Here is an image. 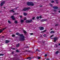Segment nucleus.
<instances>
[{
	"mask_svg": "<svg viewBox=\"0 0 60 60\" xmlns=\"http://www.w3.org/2000/svg\"><path fill=\"white\" fill-rule=\"evenodd\" d=\"M27 14L26 13H24V16H26V15H27Z\"/></svg>",
	"mask_w": 60,
	"mask_h": 60,
	"instance_id": "nucleus-12",
	"label": "nucleus"
},
{
	"mask_svg": "<svg viewBox=\"0 0 60 60\" xmlns=\"http://www.w3.org/2000/svg\"><path fill=\"white\" fill-rule=\"evenodd\" d=\"M54 11H56V10H55Z\"/></svg>",
	"mask_w": 60,
	"mask_h": 60,
	"instance_id": "nucleus-44",
	"label": "nucleus"
},
{
	"mask_svg": "<svg viewBox=\"0 0 60 60\" xmlns=\"http://www.w3.org/2000/svg\"><path fill=\"white\" fill-rule=\"evenodd\" d=\"M58 25L57 24H56L55 25V26H57Z\"/></svg>",
	"mask_w": 60,
	"mask_h": 60,
	"instance_id": "nucleus-40",
	"label": "nucleus"
},
{
	"mask_svg": "<svg viewBox=\"0 0 60 60\" xmlns=\"http://www.w3.org/2000/svg\"><path fill=\"white\" fill-rule=\"evenodd\" d=\"M55 31H52L50 32V33L51 34H52V33H55Z\"/></svg>",
	"mask_w": 60,
	"mask_h": 60,
	"instance_id": "nucleus-13",
	"label": "nucleus"
},
{
	"mask_svg": "<svg viewBox=\"0 0 60 60\" xmlns=\"http://www.w3.org/2000/svg\"><path fill=\"white\" fill-rule=\"evenodd\" d=\"M37 19H39V17H37Z\"/></svg>",
	"mask_w": 60,
	"mask_h": 60,
	"instance_id": "nucleus-35",
	"label": "nucleus"
},
{
	"mask_svg": "<svg viewBox=\"0 0 60 60\" xmlns=\"http://www.w3.org/2000/svg\"><path fill=\"white\" fill-rule=\"evenodd\" d=\"M26 17H25L24 18V20H26Z\"/></svg>",
	"mask_w": 60,
	"mask_h": 60,
	"instance_id": "nucleus-18",
	"label": "nucleus"
},
{
	"mask_svg": "<svg viewBox=\"0 0 60 60\" xmlns=\"http://www.w3.org/2000/svg\"><path fill=\"white\" fill-rule=\"evenodd\" d=\"M16 51L17 52H19V50H16Z\"/></svg>",
	"mask_w": 60,
	"mask_h": 60,
	"instance_id": "nucleus-28",
	"label": "nucleus"
},
{
	"mask_svg": "<svg viewBox=\"0 0 60 60\" xmlns=\"http://www.w3.org/2000/svg\"><path fill=\"white\" fill-rule=\"evenodd\" d=\"M54 42H56V41L57 40H58V37H56L54 38Z\"/></svg>",
	"mask_w": 60,
	"mask_h": 60,
	"instance_id": "nucleus-5",
	"label": "nucleus"
},
{
	"mask_svg": "<svg viewBox=\"0 0 60 60\" xmlns=\"http://www.w3.org/2000/svg\"><path fill=\"white\" fill-rule=\"evenodd\" d=\"M13 49H14V48H13Z\"/></svg>",
	"mask_w": 60,
	"mask_h": 60,
	"instance_id": "nucleus-48",
	"label": "nucleus"
},
{
	"mask_svg": "<svg viewBox=\"0 0 60 60\" xmlns=\"http://www.w3.org/2000/svg\"><path fill=\"white\" fill-rule=\"evenodd\" d=\"M55 1H57V0H55Z\"/></svg>",
	"mask_w": 60,
	"mask_h": 60,
	"instance_id": "nucleus-51",
	"label": "nucleus"
},
{
	"mask_svg": "<svg viewBox=\"0 0 60 60\" xmlns=\"http://www.w3.org/2000/svg\"><path fill=\"white\" fill-rule=\"evenodd\" d=\"M11 18L12 19H13V20H15V18L14 17V16H12L11 17Z\"/></svg>",
	"mask_w": 60,
	"mask_h": 60,
	"instance_id": "nucleus-9",
	"label": "nucleus"
},
{
	"mask_svg": "<svg viewBox=\"0 0 60 60\" xmlns=\"http://www.w3.org/2000/svg\"><path fill=\"white\" fill-rule=\"evenodd\" d=\"M16 14V13L14 14V15H16V14Z\"/></svg>",
	"mask_w": 60,
	"mask_h": 60,
	"instance_id": "nucleus-42",
	"label": "nucleus"
},
{
	"mask_svg": "<svg viewBox=\"0 0 60 60\" xmlns=\"http://www.w3.org/2000/svg\"><path fill=\"white\" fill-rule=\"evenodd\" d=\"M33 20L32 19H31L30 20H27L26 21V23H30Z\"/></svg>",
	"mask_w": 60,
	"mask_h": 60,
	"instance_id": "nucleus-3",
	"label": "nucleus"
},
{
	"mask_svg": "<svg viewBox=\"0 0 60 60\" xmlns=\"http://www.w3.org/2000/svg\"><path fill=\"white\" fill-rule=\"evenodd\" d=\"M58 53H59V51H57L56 52V54H58Z\"/></svg>",
	"mask_w": 60,
	"mask_h": 60,
	"instance_id": "nucleus-25",
	"label": "nucleus"
},
{
	"mask_svg": "<svg viewBox=\"0 0 60 60\" xmlns=\"http://www.w3.org/2000/svg\"><path fill=\"white\" fill-rule=\"evenodd\" d=\"M45 57H46V56H47V54H45L44 56Z\"/></svg>",
	"mask_w": 60,
	"mask_h": 60,
	"instance_id": "nucleus-27",
	"label": "nucleus"
},
{
	"mask_svg": "<svg viewBox=\"0 0 60 60\" xmlns=\"http://www.w3.org/2000/svg\"><path fill=\"white\" fill-rule=\"evenodd\" d=\"M59 12H60V11H59Z\"/></svg>",
	"mask_w": 60,
	"mask_h": 60,
	"instance_id": "nucleus-49",
	"label": "nucleus"
},
{
	"mask_svg": "<svg viewBox=\"0 0 60 60\" xmlns=\"http://www.w3.org/2000/svg\"><path fill=\"white\" fill-rule=\"evenodd\" d=\"M24 20H21V22L22 23H23V22H24Z\"/></svg>",
	"mask_w": 60,
	"mask_h": 60,
	"instance_id": "nucleus-15",
	"label": "nucleus"
},
{
	"mask_svg": "<svg viewBox=\"0 0 60 60\" xmlns=\"http://www.w3.org/2000/svg\"><path fill=\"white\" fill-rule=\"evenodd\" d=\"M47 60H49V59H47Z\"/></svg>",
	"mask_w": 60,
	"mask_h": 60,
	"instance_id": "nucleus-43",
	"label": "nucleus"
},
{
	"mask_svg": "<svg viewBox=\"0 0 60 60\" xmlns=\"http://www.w3.org/2000/svg\"><path fill=\"white\" fill-rule=\"evenodd\" d=\"M30 35H33V33H30Z\"/></svg>",
	"mask_w": 60,
	"mask_h": 60,
	"instance_id": "nucleus-37",
	"label": "nucleus"
},
{
	"mask_svg": "<svg viewBox=\"0 0 60 60\" xmlns=\"http://www.w3.org/2000/svg\"><path fill=\"white\" fill-rule=\"evenodd\" d=\"M53 36H54V35H51V36L50 38H51V37H53Z\"/></svg>",
	"mask_w": 60,
	"mask_h": 60,
	"instance_id": "nucleus-31",
	"label": "nucleus"
},
{
	"mask_svg": "<svg viewBox=\"0 0 60 60\" xmlns=\"http://www.w3.org/2000/svg\"><path fill=\"white\" fill-rule=\"evenodd\" d=\"M27 4L28 5H31V6H34V5L33 2H28Z\"/></svg>",
	"mask_w": 60,
	"mask_h": 60,
	"instance_id": "nucleus-2",
	"label": "nucleus"
},
{
	"mask_svg": "<svg viewBox=\"0 0 60 60\" xmlns=\"http://www.w3.org/2000/svg\"><path fill=\"white\" fill-rule=\"evenodd\" d=\"M7 28L5 27L4 28V29H2V30H0V33H1V32H2V31H3V30H4V29H5L6 28Z\"/></svg>",
	"mask_w": 60,
	"mask_h": 60,
	"instance_id": "nucleus-7",
	"label": "nucleus"
},
{
	"mask_svg": "<svg viewBox=\"0 0 60 60\" xmlns=\"http://www.w3.org/2000/svg\"><path fill=\"white\" fill-rule=\"evenodd\" d=\"M23 32H24V34H25L26 33V32L25 30H23Z\"/></svg>",
	"mask_w": 60,
	"mask_h": 60,
	"instance_id": "nucleus-21",
	"label": "nucleus"
},
{
	"mask_svg": "<svg viewBox=\"0 0 60 60\" xmlns=\"http://www.w3.org/2000/svg\"><path fill=\"white\" fill-rule=\"evenodd\" d=\"M27 48H28V47H26Z\"/></svg>",
	"mask_w": 60,
	"mask_h": 60,
	"instance_id": "nucleus-53",
	"label": "nucleus"
},
{
	"mask_svg": "<svg viewBox=\"0 0 60 60\" xmlns=\"http://www.w3.org/2000/svg\"><path fill=\"white\" fill-rule=\"evenodd\" d=\"M4 9H5V7H4Z\"/></svg>",
	"mask_w": 60,
	"mask_h": 60,
	"instance_id": "nucleus-46",
	"label": "nucleus"
},
{
	"mask_svg": "<svg viewBox=\"0 0 60 60\" xmlns=\"http://www.w3.org/2000/svg\"><path fill=\"white\" fill-rule=\"evenodd\" d=\"M5 3V1H3L2 2H1V4H0V6H2Z\"/></svg>",
	"mask_w": 60,
	"mask_h": 60,
	"instance_id": "nucleus-6",
	"label": "nucleus"
},
{
	"mask_svg": "<svg viewBox=\"0 0 60 60\" xmlns=\"http://www.w3.org/2000/svg\"><path fill=\"white\" fill-rule=\"evenodd\" d=\"M53 8L55 9H58V7H53Z\"/></svg>",
	"mask_w": 60,
	"mask_h": 60,
	"instance_id": "nucleus-10",
	"label": "nucleus"
},
{
	"mask_svg": "<svg viewBox=\"0 0 60 60\" xmlns=\"http://www.w3.org/2000/svg\"><path fill=\"white\" fill-rule=\"evenodd\" d=\"M20 18H22V17L21 16H20Z\"/></svg>",
	"mask_w": 60,
	"mask_h": 60,
	"instance_id": "nucleus-39",
	"label": "nucleus"
},
{
	"mask_svg": "<svg viewBox=\"0 0 60 60\" xmlns=\"http://www.w3.org/2000/svg\"><path fill=\"white\" fill-rule=\"evenodd\" d=\"M29 8H24L22 10V11H27L28 10H29Z\"/></svg>",
	"mask_w": 60,
	"mask_h": 60,
	"instance_id": "nucleus-4",
	"label": "nucleus"
},
{
	"mask_svg": "<svg viewBox=\"0 0 60 60\" xmlns=\"http://www.w3.org/2000/svg\"><path fill=\"white\" fill-rule=\"evenodd\" d=\"M9 42V41L8 40H7L6 41V43H8Z\"/></svg>",
	"mask_w": 60,
	"mask_h": 60,
	"instance_id": "nucleus-14",
	"label": "nucleus"
},
{
	"mask_svg": "<svg viewBox=\"0 0 60 60\" xmlns=\"http://www.w3.org/2000/svg\"><path fill=\"white\" fill-rule=\"evenodd\" d=\"M58 45H59V46H60V43Z\"/></svg>",
	"mask_w": 60,
	"mask_h": 60,
	"instance_id": "nucleus-41",
	"label": "nucleus"
},
{
	"mask_svg": "<svg viewBox=\"0 0 60 60\" xmlns=\"http://www.w3.org/2000/svg\"><path fill=\"white\" fill-rule=\"evenodd\" d=\"M39 28L40 30H43L44 29V27H40Z\"/></svg>",
	"mask_w": 60,
	"mask_h": 60,
	"instance_id": "nucleus-8",
	"label": "nucleus"
},
{
	"mask_svg": "<svg viewBox=\"0 0 60 60\" xmlns=\"http://www.w3.org/2000/svg\"><path fill=\"white\" fill-rule=\"evenodd\" d=\"M27 59H29V60H31L32 59V58H31V57H29Z\"/></svg>",
	"mask_w": 60,
	"mask_h": 60,
	"instance_id": "nucleus-17",
	"label": "nucleus"
},
{
	"mask_svg": "<svg viewBox=\"0 0 60 60\" xmlns=\"http://www.w3.org/2000/svg\"><path fill=\"white\" fill-rule=\"evenodd\" d=\"M34 17H33L32 18V19H33V20H34Z\"/></svg>",
	"mask_w": 60,
	"mask_h": 60,
	"instance_id": "nucleus-38",
	"label": "nucleus"
},
{
	"mask_svg": "<svg viewBox=\"0 0 60 60\" xmlns=\"http://www.w3.org/2000/svg\"><path fill=\"white\" fill-rule=\"evenodd\" d=\"M11 11L13 12H14V11H13V10H12Z\"/></svg>",
	"mask_w": 60,
	"mask_h": 60,
	"instance_id": "nucleus-26",
	"label": "nucleus"
},
{
	"mask_svg": "<svg viewBox=\"0 0 60 60\" xmlns=\"http://www.w3.org/2000/svg\"><path fill=\"white\" fill-rule=\"evenodd\" d=\"M55 47H57V45H55Z\"/></svg>",
	"mask_w": 60,
	"mask_h": 60,
	"instance_id": "nucleus-34",
	"label": "nucleus"
},
{
	"mask_svg": "<svg viewBox=\"0 0 60 60\" xmlns=\"http://www.w3.org/2000/svg\"><path fill=\"white\" fill-rule=\"evenodd\" d=\"M16 35H19L21 37L20 38V40L21 41H24L25 40V36L23 35L22 34H20L18 33L16 34Z\"/></svg>",
	"mask_w": 60,
	"mask_h": 60,
	"instance_id": "nucleus-1",
	"label": "nucleus"
},
{
	"mask_svg": "<svg viewBox=\"0 0 60 60\" xmlns=\"http://www.w3.org/2000/svg\"><path fill=\"white\" fill-rule=\"evenodd\" d=\"M51 3H54V1H51Z\"/></svg>",
	"mask_w": 60,
	"mask_h": 60,
	"instance_id": "nucleus-36",
	"label": "nucleus"
},
{
	"mask_svg": "<svg viewBox=\"0 0 60 60\" xmlns=\"http://www.w3.org/2000/svg\"><path fill=\"white\" fill-rule=\"evenodd\" d=\"M38 59H40L41 57H38Z\"/></svg>",
	"mask_w": 60,
	"mask_h": 60,
	"instance_id": "nucleus-32",
	"label": "nucleus"
},
{
	"mask_svg": "<svg viewBox=\"0 0 60 60\" xmlns=\"http://www.w3.org/2000/svg\"><path fill=\"white\" fill-rule=\"evenodd\" d=\"M46 35L45 34H44V36L45 37H46Z\"/></svg>",
	"mask_w": 60,
	"mask_h": 60,
	"instance_id": "nucleus-30",
	"label": "nucleus"
},
{
	"mask_svg": "<svg viewBox=\"0 0 60 60\" xmlns=\"http://www.w3.org/2000/svg\"><path fill=\"white\" fill-rule=\"evenodd\" d=\"M12 54H13V52H12Z\"/></svg>",
	"mask_w": 60,
	"mask_h": 60,
	"instance_id": "nucleus-50",
	"label": "nucleus"
},
{
	"mask_svg": "<svg viewBox=\"0 0 60 60\" xmlns=\"http://www.w3.org/2000/svg\"><path fill=\"white\" fill-rule=\"evenodd\" d=\"M15 24H17V23H18V22H17V21H15Z\"/></svg>",
	"mask_w": 60,
	"mask_h": 60,
	"instance_id": "nucleus-24",
	"label": "nucleus"
},
{
	"mask_svg": "<svg viewBox=\"0 0 60 60\" xmlns=\"http://www.w3.org/2000/svg\"><path fill=\"white\" fill-rule=\"evenodd\" d=\"M56 3H57V2H56Z\"/></svg>",
	"mask_w": 60,
	"mask_h": 60,
	"instance_id": "nucleus-52",
	"label": "nucleus"
},
{
	"mask_svg": "<svg viewBox=\"0 0 60 60\" xmlns=\"http://www.w3.org/2000/svg\"><path fill=\"white\" fill-rule=\"evenodd\" d=\"M8 23H9V24L11 23V21H10L9 20L8 21Z\"/></svg>",
	"mask_w": 60,
	"mask_h": 60,
	"instance_id": "nucleus-19",
	"label": "nucleus"
},
{
	"mask_svg": "<svg viewBox=\"0 0 60 60\" xmlns=\"http://www.w3.org/2000/svg\"><path fill=\"white\" fill-rule=\"evenodd\" d=\"M40 7H42V6H40Z\"/></svg>",
	"mask_w": 60,
	"mask_h": 60,
	"instance_id": "nucleus-45",
	"label": "nucleus"
},
{
	"mask_svg": "<svg viewBox=\"0 0 60 60\" xmlns=\"http://www.w3.org/2000/svg\"><path fill=\"white\" fill-rule=\"evenodd\" d=\"M19 44H18L16 45V47H19Z\"/></svg>",
	"mask_w": 60,
	"mask_h": 60,
	"instance_id": "nucleus-16",
	"label": "nucleus"
},
{
	"mask_svg": "<svg viewBox=\"0 0 60 60\" xmlns=\"http://www.w3.org/2000/svg\"><path fill=\"white\" fill-rule=\"evenodd\" d=\"M46 31H47V30H45L44 31H43L41 33H43V32H46Z\"/></svg>",
	"mask_w": 60,
	"mask_h": 60,
	"instance_id": "nucleus-23",
	"label": "nucleus"
},
{
	"mask_svg": "<svg viewBox=\"0 0 60 60\" xmlns=\"http://www.w3.org/2000/svg\"><path fill=\"white\" fill-rule=\"evenodd\" d=\"M39 18H40V19H41L42 18L41 17V16H39Z\"/></svg>",
	"mask_w": 60,
	"mask_h": 60,
	"instance_id": "nucleus-33",
	"label": "nucleus"
},
{
	"mask_svg": "<svg viewBox=\"0 0 60 60\" xmlns=\"http://www.w3.org/2000/svg\"><path fill=\"white\" fill-rule=\"evenodd\" d=\"M37 51H38V52H40V50H38V49H37L36 50V52Z\"/></svg>",
	"mask_w": 60,
	"mask_h": 60,
	"instance_id": "nucleus-20",
	"label": "nucleus"
},
{
	"mask_svg": "<svg viewBox=\"0 0 60 60\" xmlns=\"http://www.w3.org/2000/svg\"><path fill=\"white\" fill-rule=\"evenodd\" d=\"M4 55V54H0V56H3Z\"/></svg>",
	"mask_w": 60,
	"mask_h": 60,
	"instance_id": "nucleus-22",
	"label": "nucleus"
},
{
	"mask_svg": "<svg viewBox=\"0 0 60 60\" xmlns=\"http://www.w3.org/2000/svg\"><path fill=\"white\" fill-rule=\"evenodd\" d=\"M12 36L13 37H15V35H12Z\"/></svg>",
	"mask_w": 60,
	"mask_h": 60,
	"instance_id": "nucleus-29",
	"label": "nucleus"
},
{
	"mask_svg": "<svg viewBox=\"0 0 60 60\" xmlns=\"http://www.w3.org/2000/svg\"><path fill=\"white\" fill-rule=\"evenodd\" d=\"M46 20H41L40 21H41L42 22H44V21H45Z\"/></svg>",
	"mask_w": 60,
	"mask_h": 60,
	"instance_id": "nucleus-11",
	"label": "nucleus"
},
{
	"mask_svg": "<svg viewBox=\"0 0 60 60\" xmlns=\"http://www.w3.org/2000/svg\"><path fill=\"white\" fill-rule=\"evenodd\" d=\"M52 30V28L51 29V30Z\"/></svg>",
	"mask_w": 60,
	"mask_h": 60,
	"instance_id": "nucleus-47",
	"label": "nucleus"
}]
</instances>
